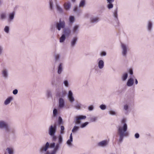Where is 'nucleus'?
I'll return each mask as SVG.
<instances>
[{"mask_svg": "<svg viewBox=\"0 0 154 154\" xmlns=\"http://www.w3.org/2000/svg\"><path fill=\"white\" fill-rule=\"evenodd\" d=\"M86 118V116L84 115H82L77 116L75 118L74 122L76 125L80 124L81 123V120L85 119Z\"/></svg>", "mask_w": 154, "mask_h": 154, "instance_id": "8", "label": "nucleus"}, {"mask_svg": "<svg viewBox=\"0 0 154 154\" xmlns=\"http://www.w3.org/2000/svg\"><path fill=\"white\" fill-rule=\"evenodd\" d=\"M115 0H106L108 4L107 5V7L109 9H111L113 7V5L112 3Z\"/></svg>", "mask_w": 154, "mask_h": 154, "instance_id": "21", "label": "nucleus"}, {"mask_svg": "<svg viewBox=\"0 0 154 154\" xmlns=\"http://www.w3.org/2000/svg\"><path fill=\"white\" fill-rule=\"evenodd\" d=\"M3 47L0 45V55L2 54L3 50Z\"/></svg>", "mask_w": 154, "mask_h": 154, "instance_id": "60", "label": "nucleus"}, {"mask_svg": "<svg viewBox=\"0 0 154 154\" xmlns=\"http://www.w3.org/2000/svg\"><path fill=\"white\" fill-rule=\"evenodd\" d=\"M63 84L66 87H68L69 86V82L67 79H65L63 81Z\"/></svg>", "mask_w": 154, "mask_h": 154, "instance_id": "41", "label": "nucleus"}, {"mask_svg": "<svg viewBox=\"0 0 154 154\" xmlns=\"http://www.w3.org/2000/svg\"><path fill=\"white\" fill-rule=\"evenodd\" d=\"M58 123L59 125H60L63 124V119L60 116H59L58 117Z\"/></svg>", "mask_w": 154, "mask_h": 154, "instance_id": "38", "label": "nucleus"}, {"mask_svg": "<svg viewBox=\"0 0 154 154\" xmlns=\"http://www.w3.org/2000/svg\"><path fill=\"white\" fill-rule=\"evenodd\" d=\"M71 7V3L69 2H68L67 3L64 4L65 8L67 10H69L70 9Z\"/></svg>", "mask_w": 154, "mask_h": 154, "instance_id": "31", "label": "nucleus"}, {"mask_svg": "<svg viewBox=\"0 0 154 154\" xmlns=\"http://www.w3.org/2000/svg\"><path fill=\"white\" fill-rule=\"evenodd\" d=\"M3 3V1L2 0H0V6H1Z\"/></svg>", "mask_w": 154, "mask_h": 154, "instance_id": "64", "label": "nucleus"}, {"mask_svg": "<svg viewBox=\"0 0 154 154\" xmlns=\"http://www.w3.org/2000/svg\"><path fill=\"white\" fill-rule=\"evenodd\" d=\"M129 108V106L127 104H126L124 106V109L126 111V112L125 113H126V112H127L128 109Z\"/></svg>", "mask_w": 154, "mask_h": 154, "instance_id": "49", "label": "nucleus"}, {"mask_svg": "<svg viewBox=\"0 0 154 154\" xmlns=\"http://www.w3.org/2000/svg\"><path fill=\"white\" fill-rule=\"evenodd\" d=\"M134 76L133 77L131 76L128 79L126 83V85L127 86L131 87L133 85L134 81Z\"/></svg>", "mask_w": 154, "mask_h": 154, "instance_id": "15", "label": "nucleus"}, {"mask_svg": "<svg viewBox=\"0 0 154 154\" xmlns=\"http://www.w3.org/2000/svg\"><path fill=\"white\" fill-rule=\"evenodd\" d=\"M68 98L70 102L71 103H72L75 100V99L73 96L68 97Z\"/></svg>", "mask_w": 154, "mask_h": 154, "instance_id": "52", "label": "nucleus"}, {"mask_svg": "<svg viewBox=\"0 0 154 154\" xmlns=\"http://www.w3.org/2000/svg\"><path fill=\"white\" fill-rule=\"evenodd\" d=\"M55 4L56 5V7L57 11L60 14L62 13L63 12V9L61 8L60 6L58 5L57 4V1L55 2Z\"/></svg>", "mask_w": 154, "mask_h": 154, "instance_id": "27", "label": "nucleus"}, {"mask_svg": "<svg viewBox=\"0 0 154 154\" xmlns=\"http://www.w3.org/2000/svg\"><path fill=\"white\" fill-rule=\"evenodd\" d=\"M106 53L105 51H102L100 53V55L101 56H106Z\"/></svg>", "mask_w": 154, "mask_h": 154, "instance_id": "56", "label": "nucleus"}, {"mask_svg": "<svg viewBox=\"0 0 154 154\" xmlns=\"http://www.w3.org/2000/svg\"><path fill=\"white\" fill-rule=\"evenodd\" d=\"M89 122H86L82 123L81 124L80 127L82 128H83L85 127L88 124Z\"/></svg>", "mask_w": 154, "mask_h": 154, "instance_id": "46", "label": "nucleus"}, {"mask_svg": "<svg viewBox=\"0 0 154 154\" xmlns=\"http://www.w3.org/2000/svg\"><path fill=\"white\" fill-rule=\"evenodd\" d=\"M135 80V83L136 85L138 83V81L136 79H135V78H134Z\"/></svg>", "mask_w": 154, "mask_h": 154, "instance_id": "62", "label": "nucleus"}, {"mask_svg": "<svg viewBox=\"0 0 154 154\" xmlns=\"http://www.w3.org/2000/svg\"><path fill=\"white\" fill-rule=\"evenodd\" d=\"M60 133L61 134H63L64 133V127L62 125L60 126Z\"/></svg>", "mask_w": 154, "mask_h": 154, "instance_id": "53", "label": "nucleus"}, {"mask_svg": "<svg viewBox=\"0 0 154 154\" xmlns=\"http://www.w3.org/2000/svg\"><path fill=\"white\" fill-rule=\"evenodd\" d=\"M4 129L6 131H8L9 127L8 123L5 121H0V129Z\"/></svg>", "mask_w": 154, "mask_h": 154, "instance_id": "6", "label": "nucleus"}, {"mask_svg": "<svg viewBox=\"0 0 154 154\" xmlns=\"http://www.w3.org/2000/svg\"><path fill=\"white\" fill-rule=\"evenodd\" d=\"M109 141L107 140H103L97 143V146L100 147H104L106 146L108 144Z\"/></svg>", "mask_w": 154, "mask_h": 154, "instance_id": "13", "label": "nucleus"}, {"mask_svg": "<svg viewBox=\"0 0 154 154\" xmlns=\"http://www.w3.org/2000/svg\"><path fill=\"white\" fill-rule=\"evenodd\" d=\"M11 133H12L13 134H14L15 132V130H14V129H13V130H11Z\"/></svg>", "mask_w": 154, "mask_h": 154, "instance_id": "63", "label": "nucleus"}, {"mask_svg": "<svg viewBox=\"0 0 154 154\" xmlns=\"http://www.w3.org/2000/svg\"><path fill=\"white\" fill-rule=\"evenodd\" d=\"M73 141V137L72 134L71 133L69 136V139L66 142V144L69 146L70 147L72 146V142Z\"/></svg>", "mask_w": 154, "mask_h": 154, "instance_id": "23", "label": "nucleus"}, {"mask_svg": "<svg viewBox=\"0 0 154 154\" xmlns=\"http://www.w3.org/2000/svg\"><path fill=\"white\" fill-rule=\"evenodd\" d=\"M13 97L10 96L8 97L5 101L4 104L5 105H7L9 104L11 101L13 100Z\"/></svg>", "mask_w": 154, "mask_h": 154, "instance_id": "26", "label": "nucleus"}, {"mask_svg": "<svg viewBox=\"0 0 154 154\" xmlns=\"http://www.w3.org/2000/svg\"><path fill=\"white\" fill-rule=\"evenodd\" d=\"M66 91L65 90H57L56 94V96L57 99H63L66 96Z\"/></svg>", "mask_w": 154, "mask_h": 154, "instance_id": "4", "label": "nucleus"}, {"mask_svg": "<svg viewBox=\"0 0 154 154\" xmlns=\"http://www.w3.org/2000/svg\"><path fill=\"white\" fill-rule=\"evenodd\" d=\"M73 96V94L72 91L70 90L69 91L68 97Z\"/></svg>", "mask_w": 154, "mask_h": 154, "instance_id": "58", "label": "nucleus"}, {"mask_svg": "<svg viewBox=\"0 0 154 154\" xmlns=\"http://www.w3.org/2000/svg\"><path fill=\"white\" fill-rule=\"evenodd\" d=\"M94 107L93 105L89 106L88 107V110L90 111H93L94 110Z\"/></svg>", "mask_w": 154, "mask_h": 154, "instance_id": "51", "label": "nucleus"}, {"mask_svg": "<svg viewBox=\"0 0 154 154\" xmlns=\"http://www.w3.org/2000/svg\"><path fill=\"white\" fill-rule=\"evenodd\" d=\"M97 119V117H91L90 118V121L91 122H95Z\"/></svg>", "mask_w": 154, "mask_h": 154, "instance_id": "47", "label": "nucleus"}, {"mask_svg": "<svg viewBox=\"0 0 154 154\" xmlns=\"http://www.w3.org/2000/svg\"><path fill=\"white\" fill-rule=\"evenodd\" d=\"M121 46L122 49V53L123 57H126L128 50V46L126 44L121 43Z\"/></svg>", "mask_w": 154, "mask_h": 154, "instance_id": "5", "label": "nucleus"}, {"mask_svg": "<svg viewBox=\"0 0 154 154\" xmlns=\"http://www.w3.org/2000/svg\"><path fill=\"white\" fill-rule=\"evenodd\" d=\"M63 141V137L62 136L60 135L58 137V143H57L59 145L61 144Z\"/></svg>", "mask_w": 154, "mask_h": 154, "instance_id": "37", "label": "nucleus"}, {"mask_svg": "<svg viewBox=\"0 0 154 154\" xmlns=\"http://www.w3.org/2000/svg\"><path fill=\"white\" fill-rule=\"evenodd\" d=\"M85 0H81L80 2L79 7L83 8L85 7Z\"/></svg>", "mask_w": 154, "mask_h": 154, "instance_id": "32", "label": "nucleus"}, {"mask_svg": "<svg viewBox=\"0 0 154 154\" xmlns=\"http://www.w3.org/2000/svg\"><path fill=\"white\" fill-rule=\"evenodd\" d=\"M57 73L59 75H61L63 71V63H60L57 66Z\"/></svg>", "mask_w": 154, "mask_h": 154, "instance_id": "17", "label": "nucleus"}, {"mask_svg": "<svg viewBox=\"0 0 154 154\" xmlns=\"http://www.w3.org/2000/svg\"><path fill=\"white\" fill-rule=\"evenodd\" d=\"M55 143L54 142H53L49 143V148H54L55 147Z\"/></svg>", "mask_w": 154, "mask_h": 154, "instance_id": "54", "label": "nucleus"}, {"mask_svg": "<svg viewBox=\"0 0 154 154\" xmlns=\"http://www.w3.org/2000/svg\"><path fill=\"white\" fill-rule=\"evenodd\" d=\"M0 19L1 20H4L6 19V14L5 13H2L0 14Z\"/></svg>", "mask_w": 154, "mask_h": 154, "instance_id": "36", "label": "nucleus"}, {"mask_svg": "<svg viewBox=\"0 0 154 154\" xmlns=\"http://www.w3.org/2000/svg\"><path fill=\"white\" fill-rule=\"evenodd\" d=\"M46 95L48 98L52 97V94L51 91L49 89L47 90L46 92Z\"/></svg>", "mask_w": 154, "mask_h": 154, "instance_id": "30", "label": "nucleus"}, {"mask_svg": "<svg viewBox=\"0 0 154 154\" xmlns=\"http://www.w3.org/2000/svg\"><path fill=\"white\" fill-rule=\"evenodd\" d=\"M136 139L140 137V135L138 133H136L134 135Z\"/></svg>", "mask_w": 154, "mask_h": 154, "instance_id": "59", "label": "nucleus"}, {"mask_svg": "<svg viewBox=\"0 0 154 154\" xmlns=\"http://www.w3.org/2000/svg\"><path fill=\"white\" fill-rule=\"evenodd\" d=\"M50 135L52 138V140L53 141H55L57 138V137L55 135V134H52Z\"/></svg>", "mask_w": 154, "mask_h": 154, "instance_id": "42", "label": "nucleus"}, {"mask_svg": "<svg viewBox=\"0 0 154 154\" xmlns=\"http://www.w3.org/2000/svg\"><path fill=\"white\" fill-rule=\"evenodd\" d=\"M153 23L152 22L151 20L148 21L146 26V28L147 31L149 32H151L152 31L153 29Z\"/></svg>", "mask_w": 154, "mask_h": 154, "instance_id": "10", "label": "nucleus"}, {"mask_svg": "<svg viewBox=\"0 0 154 154\" xmlns=\"http://www.w3.org/2000/svg\"><path fill=\"white\" fill-rule=\"evenodd\" d=\"M126 119H123L121 121L122 124H123V126H119L118 130V134L119 135V143H121L123 141L124 137L128 135V133L127 132L128 129L127 124L125 123Z\"/></svg>", "mask_w": 154, "mask_h": 154, "instance_id": "1", "label": "nucleus"}, {"mask_svg": "<svg viewBox=\"0 0 154 154\" xmlns=\"http://www.w3.org/2000/svg\"><path fill=\"white\" fill-rule=\"evenodd\" d=\"M81 104L78 103H76L74 106V107L75 109H81Z\"/></svg>", "mask_w": 154, "mask_h": 154, "instance_id": "40", "label": "nucleus"}, {"mask_svg": "<svg viewBox=\"0 0 154 154\" xmlns=\"http://www.w3.org/2000/svg\"><path fill=\"white\" fill-rule=\"evenodd\" d=\"M51 30L52 32H54V28L53 26H51Z\"/></svg>", "mask_w": 154, "mask_h": 154, "instance_id": "61", "label": "nucleus"}, {"mask_svg": "<svg viewBox=\"0 0 154 154\" xmlns=\"http://www.w3.org/2000/svg\"><path fill=\"white\" fill-rule=\"evenodd\" d=\"M6 151H7L9 154H14V150L12 148L8 147L6 149Z\"/></svg>", "mask_w": 154, "mask_h": 154, "instance_id": "28", "label": "nucleus"}, {"mask_svg": "<svg viewBox=\"0 0 154 154\" xmlns=\"http://www.w3.org/2000/svg\"><path fill=\"white\" fill-rule=\"evenodd\" d=\"M112 13V16L114 17V20L116 22V25L118 26L119 24V21L118 18L117 7H116L115 9L113 10Z\"/></svg>", "mask_w": 154, "mask_h": 154, "instance_id": "7", "label": "nucleus"}, {"mask_svg": "<svg viewBox=\"0 0 154 154\" xmlns=\"http://www.w3.org/2000/svg\"><path fill=\"white\" fill-rule=\"evenodd\" d=\"M109 113L111 115L115 116L116 115V112L115 111L110 109L109 112Z\"/></svg>", "mask_w": 154, "mask_h": 154, "instance_id": "43", "label": "nucleus"}, {"mask_svg": "<svg viewBox=\"0 0 154 154\" xmlns=\"http://www.w3.org/2000/svg\"><path fill=\"white\" fill-rule=\"evenodd\" d=\"M128 77V74L127 73H124L122 76V80L125 81L126 80Z\"/></svg>", "mask_w": 154, "mask_h": 154, "instance_id": "34", "label": "nucleus"}, {"mask_svg": "<svg viewBox=\"0 0 154 154\" xmlns=\"http://www.w3.org/2000/svg\"><path fill=\"white\" fill-rule=\"evenodd\" d=\"M73 11L76 13L78 14L81 13V11L77 6H75L73 9Z\"/></svg>", "mask_w": 154, "mask_h": 154, "instance_id": "29", "label": "nucleus"}, {"mask_svg": "<svg viewBox=\"0 0 154 154\" xmlns=\"http://www.w3.org/2000/svg\"><path fill=\"white\" fill-rule=\"evenodd\" d=\"M78 37L77 36L73 37L70 42V47L71 48H74L77 44Z\"/></svg>", "mask_w": 154, "mask_h": 154, "instance_id": "11", "label": "nucleus"}, {"mask_svg": "<svg viewBox=\"0 0 154 154\" xmlns=\"http://www.w3.org/2000/svg\"><path fill=\"white\" fill-rule=\"evenodd\" d=\"M79 127L75 125L72 130V131L73 133H76L79 130Z\"/></svg>", "mask_w": 154, "mask_h": 154, "instance_id": "35", "label": "nucleus"}, {"mask_svg": "<svg viewBox=\"0 0 154 154\" xmlns=\"http://www.w3.org/2000/svg\"><path fill=\"white\" fill-rule=\"evenodd\" d=\"M79 25H75L72 27V32L73 35H77L79 31Z\"/></svg>", "mask_w": 154, "mask_h": 154, "instance_id": "14", "label": "nucleus"}, {"mask_svg": "<svg viewBox=\"0 0 154 154\" xmlns=\"http://www.w3.org/2000/svg\"><path fill=\"white\" fill-rule=\"evenodd\" d=\"M60 78L59 76L53 77L51 80V84L54 87H57L60 84Z\"/></svg>", "mask_w": 154, "mask_h": 154, "instance_id": "2", "label": "nucleus"}, {"mask_svg": "<svg viewBox=\"0 0 154 154\" xmlns=\"http://www.w3.org/2000/svg\"><path fill=\"white\" fill-rule=\"evenodd\" d=\"M57 130V125L54 124L53 125H51L49 128L48 133L49 135L55 134Z\"/></svg>", "mask_w": 154, "mask_h": 154, "instance_id": "9", "label": "nucleus"}, {"mask_svg": "<svg viewBox=\"0 0 154 154\" xmlns=\"http://www.w3.org/2000/svg\"><path fill=\"white\" fill-rule=\"evenodd\" d=\"M54 60L55 63L60 61L61 57V54H60L54 53Z\"/></svg>", "mask_w": 154, "mask_h": 154, "instance_id": "20", "label": "nucleus"}, {"mask_svg": "<svg viewBox=\"0 0 154 154\" xmlns=\"http://www.w3.org/2000/svg\"><path fill=\"white\" fill-rule=\"evenodd\" d=\"M100 108L102 110H104L106 108V106L105 104H102L100 106Z\"/></svg>", "mask_w": 154, "mask_h": 154, "instance_id": "48", "label": "nucleus"}, {"mask_svg": "<svg viewBox=\"0 0 154 154\" xmlns=\"http://www.w3.org/2000/svg\"><path fill=\"white\" fill-rule=\"evenodd\" d=\"M65 106V102L64 98L58 99V108L61 109L63 108Z\"/></svg>", "mask_w": 154, "mask_h": 154, "instance_id": "18", "label": "nucleus"}, {"mask_svg": "<svg viewBox=\"0 0 154 154\" xmlns=\"http://www.w3.org/2000/svg\"><path fill=\"white\" fill-rule=\"evenodd\" d=\"M58 114V111L57 109L54 108L53 110V115L54 117H56Z\"/></svg>", "mask_w": 154, "mask_h": 154, "instance_id": "44", "label": "nucleus"}, {"mask_svg": "<svg viewBox=\"0 0 154 154\" xmlns=\"http://www.w3.org/2000/svg\"><path fill=\"white\" fill-rule=\"evenodd\" d=\"M55 27L58 31L61 30V29H64L65 27V23L63 20H59V22L56 23L55 24Z\"/></svg>", "mask_w": 154, "mask_h": 154, "instance_id": "3", "label": "nucleus"}, {"mask_svg": "<svg viewBox=\"0 0 154 154\" xmlns=\"http://www.w3.org/2000/svg\"><path fill=\"white\" fill-rule=\"evenodd\" d=\"M66 36L64 35H63L62 34L61 35V36L60 38L59 41L60 42V43L63 42L65 41Z\"/></svg>", "mask_w": 154, "mask_h": 154, "instance_id": "33", "label": "nucleus"}, {"mask_svg": "<svg viewBox=\"0 0 154 154\" xmlns=\"http://www.w3.org/2000/svg\"><path fill=\"white\" fill-rule=\"evenodd\" d=\"M50 8L51 10H52L53 8V3L52 1L50 0L49 2Z\"/></svg>", "mask_w": 154, "mask_h": 154, "instance_id": "50", "label": "nucleus"}, {"mask_svg": "<svg viewBox=\"0 0 154 154\" xmlns=\"http://www.w3.org/2000/svg\"><path fill=\"white\" fill-rule=\"evenodd\" d=\"M18 91L17 89L14 90L13 91V94L14 95H16L18 93Z\"/></svg>", "mask_w": 154, "mask_h": 154, "instance_id": "57", "label": "nucleus"}, {"mask_svg": "<svg viewBox=\"0 0 154 154\" xmlns=\"http://www.w3.org/2000/svg\"><path fill=\"white\" fill-rule=\"evenodd\" d=\"M75 17L72 16H70L69 18V20L70 23H73L75 21Z\"/></svg>", "mask_w": 154, "mask_h": 154, "instance_id": "39", "label": "nucleus"}, {"mask_svg": "<svg viewBox=\"0 0 154 154\" xmlns=\"http://www.w3.org/2000/svg\"><path fill=\"white\" fill-rule=\"evenodd\" d=\"M91 22L92 23H96L99 21L98 17H92L90 18Z\"/></svg>", "mask_w": 154, "mask_h": 154, "instance_id": "25", "label": "nucleus"}, {"mask_svg": "<svg viewBox=\"0 0 154 154\" xmlns=\"http://www.w3.org/2000/svg\"><path fill=\"white\" fill-rule=\"evenodd\" d=\"M15 15V12L14 11H13L11 12L8 15V21L9 22L13 21L14 19Z\"/></svg>", "mask_w": 154, "mask_h": 154, "instance_id": "16", "label": "nucleus"}, {"mask_svg": "<svg viewBox=\"0 0 154 154\" xmlns=\"http://www.w3.org/2000/svg\"><path fill=\"white\" fill-rule=\"evenodd\" d=\"M71 33V30L68 27L65 28L63 30L62 34L67 37H69Z\"/></svg>", "mask_w": 154, "mask_h": 154, "instance_id": "12", "label": "nucleus"}, {"mask_svg": "<svg viewBox=\"0 0 154 154\" xmlns=\"http://www.w3.org/2000/svg\"><path fill=\"white\" fill-rule=\"evenodd\" d=\"M98 68L101 69H103L104 66V62L103 60H100L98 62Z\"/></svg>", "mask_w": 154, "mask_h": 154, "instance_id": "24", "label": "nucleus"}, {"mask_svg": "<svg viewBox=\"0 0 154 154\" xmlns=\"http://www.w3.org/2000/svg\"><path fill=\"white\" fill-rule=\"evenodd\" d=\"M60 146V145L57 143L55 145V147L54 149L51 151V153H50L49 152H47V153L48 154H56L57 151L58 150Z\"/></svg>", "mask_w": 154, "mask_h": 154, "instance_id": "19", "label": "nucleus"}, {"mask_svg": "<svg viewBox=\"0 0 154 154\" xmlns=\"http://www.w3.org/2000/svg\"><path fill=\"white\" fill-rule=\"evenodd\" d=\"M2 74L5 79L8 78V70L7 69H4L2 71Z\"/></svg>", "mask_w": 154, "mask_h": 154, "instance_id": "22", "label": "nucleus"}, {"mask_svg": "<svg viewBox=\"0 0 154 154\" xmlns=\"http://www.w3.org/2000/svg\"><path fill=\"white\" fill-rule=\"evenodd\" d=\"M128 72L129 73V74L132 75L133 74V69L132 68H131L129 69H128Z\"/></svg>", "mask_w": 154, "mask_h": 154, "instance_id": "55", "label": "nucleus"}, {"mask_svg": "<svg viewBox=\"0 0 154 154\" xmlns=\"http://www.w3.org/2000/svg\"><path fill=\"white\" fill-rule=\"evenodd\" d=\"M9 27L8 26H6L4 29V31L7 33H9Z\"/></svg>", "mask_w": 154, "mask_h": 154, "instance_id": "45", "label": "nucleus"}]
</instances>
